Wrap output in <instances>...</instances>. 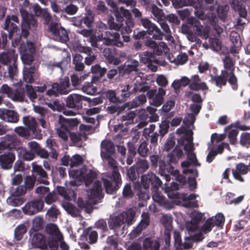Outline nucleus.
<instances>
[{
  "label": "nucleus",
  "instance_id": "nucleus-1",
  "mask_svg": "<svg viewBox=\"0 0 250 250\" xmlns=\"http://www.w3.org/2000/svg\"><path fill=\"white\" fill-rule=\"evenodd\" d=\"M73 89L71 85L69 78L65 76L59 82L54 83L51 85V88L46 90V95L50 97H56L60 95L67 94Z\"/></svg>",
  "mask_w": 250,
  "mask_h": 250
},
{
  "label": "nucleus",
  "instance_id": "nucleus-2",
  "mask_svg": "<svg viewBox=\"0 0 250 250\" xmlns=\"http://www.w3.org/2000/svg\"><path fill=\"white\" fill-rule=\"evenodd\" d=\"M106 192L113 194L116 192L122 185L121 175L119 172L112 171L110 175L102 178Z\"/></svg>",
  "mask_w": 250,
  "mask_h": 250
},
{
  "label": "nucleus",
  "instance_id": "nucleus-3",
  "mask_svg": "<svg viewBox=\"0 0 250 250\" xmlns=\"http://www.w3.org/2000/svg\"><path fill=\"white\" fill-rule=\"evenodd\" d=\"M222 61L224 67V70H226L230 75L229 83L233 89L236 90L238 88V80L234 73L235 61L232 57H230L229 55H227L222 60Z\"/></svg>",
  "mask_w": 250,
  "mask_h": 250
},
{
  "label": "nucleus",
  "instance_id": "nucleus-4",
  "mask_svg": "<svg viewBox=\"0 0 250 250\" xmlns=\"http://www.w3.org/2000/svg\"><path fill=\"white\" fill-rule=\"evenodd\" d=\"M86 13L79 17L73 18V24L81 28H93L94 26V14L89 9Z\"/></svg>",
  "mask_w": 250,
  "mask_h": 250
},
{
  "label": "nucleus",
  "instance_id": "nucleus-5",
  "mask_svg": "<svg viewBox=\"0 0 250 250\" xmlns=\"http://www.w3.org/2000/svg\"><path fill=\"white\" fill-rule=\"evenodd\" d=\"M35 44L31 42L21 43L20 47L21 59L24 64H30L33 61V54L36 51Z\"/></svg>",
  "mask_w": 250,
  "mask_h": 250
},
{
  "label": "nucleus",
  "instance_id": "nucleus-6",
  "mask_svg": "<svg viewBox=\"0 0 250 250\" xmlns=\"http://www.w3.org/2000/svg\"><path fill=\"white\" fill-rule=\"evenodd\" d=\"M160 178L152 172L141 176V185L143 188L147 190L151 186V190H156L162 185Z\"/></svg>",
  "mask_w": 250,
  "mask_h": 250
},
{
  "label": "nucleus",
  "instance_id": "nucleus-7",
  "mask_svg": "<svg viewBox=\"0 0 250 250\" xmlns=\"http://www.w3.org/2000/svg\"><path fill=\"white\" fill-rule=\"evenodd\" d=\"M188 23L190 25V28L192 29V34H194L195 35L204 38L205 39H208L211 29L209 27H203L200 21L193 18L189 20Z\"/></svg>",
  "mask_w": 250,
  "mask_h": 250
},
{
  "label": "nucleus",
  "instance_id": "nucleus-8",
  "mask_svg": "<svg viewBox=\"0 0 250 250\" xmlns=\"http://www.w3.org/2000/svg\"><path fill=\"white\" fill-rule=\"evenodd\" d=\"M116 21L117 22L113 21L110 24L111 29L118 31L124 24L125 18V21L133 20L132 15L129 10L121 7L119 10L115 13Z\"/></svg>",
  "mask_w": 250,
  "mask_h": 250
},
{
  "label": "nucleus",
  "instance_id": "nucleus-9",
  "mask_svg": "<svg viewBox=\"0 0 250 250\" xmlns=\"http://www.w3.org/2000/svg\"><path fill=\"white\" fill-rule=\"evenodd\" d=\"M20 144L21 141L15 134L6 135L0 142V154L6 149H19Z\"/></svg>",
  "mask_w": 250,
  "mask_h": 250
},
{
  "label": "nucleus",
  "instance_id": "nucleus-10",
  "mask_svg": "<svg viewBox=\"0 0 250 250\" xmlns=\"http://www.w3.org/2000/svg\"><path fill=\"white\" fill-rule=\"evenodd\" d=\"M31 171L32 175L36 180L37 184L46 186L50 184L48 174L42 166L33 164Z\"/></svg>",
  "mask_w": 250,
  "mask_h": 250
},
{
  "label": "nucleus",
  "instance_id": "nucleus-11",
  "mask_svg": "<svg viewBox=\"0 0 250 250\" xmlns=\"http://www.w3.org/2000/svg\"><path fill=\"white\" fill-rule=\"evenodd\" d=\"M141 23L144 27L147 29L149 35L155 40H161L163 39L164 34L161 30L147 18H141Z\"/></svg>",
  "mask_w": 250,
  "mask_h": 250
},
{
  "label": "nucleus",
  "instance_id": "nucleus-12",
  "mask_svg": "<svg viewBox=\"0 0 250 250\" xmlns=\"http://www.w3.org/2000/svg\"><path fill=\"white\" fill-rule=\"evenodd\" d=\"M146 45L152 50L153 54L155 56L162 55L163 52L167 53L169 51V48L167 44L164 42L157 43L151 39H147L145 42Z\"/></svg>",
  "mask_w": 250,
  "mask_h": 250
},
{
  "label": "nucleus",
  "instance_id": "nucleus-13",
  "mask_svg": "<svg viewBox=\"0 0 250 250\" xmlns=\"http://www.w3.org/2000/svg\"><path fill=\"white\" fill-rule=\"evenodd\" d=\"M101 37L104 40V43L107 45H113L121 47L124 44L120 40L119 34L116 31H105Z\"/></svg>",
  "mask_w": 250,
  "mask_h": 250
},
{
  "label": "nucleus",
  "instance_id": "nucleus-14",
  "mask_svg": "<svg viewBox=\"0 0 250 250\" xmlns=\"http://www.w3.org/2000/svg\"><path fill=\"white\" fill-rule=\"evenodd\" d=\"M49 30L55 37L56 40H59L62 42H66L68 41L67 32L58 23L52 22L49 26Z\"/></svg>",
  "mask_w": 250,
  "mask_h": 250
},
{
  "label": "nucleus",
  "instance_id": "nucleus-15",
  "mask_svg": "<svg viewBox=\"0 0 250 250\" xmlns=\"http://www.w3.org/2000/svg\"><path fill=\"white\" fill-rule=\"evenodd\" d=\"M166 94V90L162 87H159L158 93L157 90L153 89L150 90L147 92V95L150 100V104L151 105L155 106H159L161 105L164 100V96Z\"/></svg>",
  "mask_w": 250,
  "mask_h": 250
},
{
  "label": "nucleus",
  "instance_id": "nucleus-16",
  "mask_svg": "<svg viewBox=\"0 0 250 250\" xmlns=\"http://www.w3.org/2000/svg\"><path fill=\"white\" fill-rule=\"evenodd\" d=\"M19 19L16 15L6 16L3 28L8 31L9 38H11L13 34L19 30L17 24H19Z\"/></svg>",
  "mask_w": 250,
  "mask_h": 250
},
{
  "label": "nucleus",
  "instance_id": "nucleus-17",
  "mask_svg": "<svg viewBox=\"0 0 250 250\" xmlns=\"http://www.w3.org/2000/svg\"><path fill=\"white\" fill-rule=\"evenodd\" d=\"M43 206V202L41 199L32 200L25 204L23 211L25 214L31 215L41 211Z\"/></svg>",
  "mask_w": 250,
  "mask_h": 250
},
{
  "label": "nucleus",
  "instance_id": "nucleus-18",
  "mask_svg": "<svg viewBox=\"0 0 250 250\" xmlns=\"http://www.w3.org/2000/svg\"><path fill=\"white\" fill-rule=\"evenodd\" d=\"M83 101H84V96L78 94H71L66 98V106L69 108L79 110L83 107Z\"/></svg>",
  "mask_w": 250,
  "mask_h": 250
},
{
  "label": "nucleus",
  "instance_id": "nucleus-19",
  "mask_svg": "<svg viewBox=\"0 0 250 250\" xmlns=\"http://www.w3.org/2000/svg\"><path fill=\"white\" fill-rule=\"evenodd\" d=\"M15 159L16 155L11 151H8L0 154V167L4 170L11 169Z\"/></svg>",
  "mask_w": 250,
  "mask_h": 250
},
{
  "label": "nucleus",
  "instance_id": "nucleus-20",
  "mask_svg": "<svg viewBox=\"0 0 250 250\" xmlns=\"http://www.w3.org/2000/svg\"><path fill=\"white\" fill-rule=\"evenodd\" d=\"M36 180L31 175H27L24 179V185L18 186L15 188V195H22L24 194L27 190L32 189L35 186Z\"/></svg>",
  "mask_w": 250,
  "mask_h": 250
},
{
  "label": "nucleus",
  "instance_id": "nucleus-21",
  "mask_svg": "<svg viewBox=\"0 0 250 250\" xmlns=\"http://www.w3.org/2000/svg\"><path fill=\"white\" fill-rule=\"evenodd\" d=\"M87 195L89 199L97 201L104 197L102 193V183L99 180L95 181L92 188L87 190Z\"/></svg>",
  "mask_w": 250,
  "mask_h": 250
},
{
  "label": "nucleus",
  "instance_id": "nucleus-22",
  "mask_svg": "<svg viewBox=\"0 0 250 250\" xmlns=\"http://www.w3.org/2000/svg\"><path fill=\"white\" fill-rule=\"evenodd\" d=\"M149 160L151 167L156 168L159 167V170L163 173L167 171L168 165L165 162V160L161 159V156L158 154L150 155Z\"/></svg>",
  "mask_w": 250,
  "mask_h": 250
},
{
  "label": "nucleus",
  "instance_id": "nucleus-23",
  "mask_svg": "<svg viewBox=\"0 0 250 250\" xmlns=\"http://www.w3.org/2000/svg\"><path fill=\"white\" fill-rule=\"evenodd\" d=\"M241 130H250V126H227L224 128V132L229 139L230 143L234 142L236 140L237 136Z\"/></svg>",
  "mask_w": 250,
  "mask_h": 250
},
{
  "label": "nucleus",
  "instance_id": "nucleus-24",
  "mask_svg": "<svg viewBox=\"0 0 250 250\" xmlns=\"http://www.w3.org/2000/svg\"><path fill=\"white\" fill-rule=\"evenodd\" d=\"M103 55L106 61L109 64L117 65L121 62L115 49L105 48L104 50Z\"/></svg>",
  "mask_w": 250,
  "mask_h": 250
},
{
  "label": "nucleus",
  "instance_id": "nucleus-25",
  "mask_svg": "<svg viewBox=\"0 0 250 250\" xmlns=\"http://www.w3.org/2000/svg\"><path fill=\"white\" fill-rule=\"evenodd\" d=\"M18 55L14 49H9L0 54V62L7 65L14 62H17Z\"/></svg>",
  "mask_w": 250,
  "mask_h": 250
},
{
  "label": "nucleus",
  "instance_id": "nucleus-26",
  "mask_svg": "<svg viewBox=\"0 0 250 250\" xmlns=\"http://www.w3.org/2000/svg\"><path fill=\"white\" fill-rule=\"evenodd\" d=\"M0 118L8 123H16L19 120V116L14 110L0 108Z\"/></svg>",
  "mask_w": 250,
  "mask_h": 250
},
{
  "label": "nucleus",
  "instance_id": "nucleus-27",
  "mask_svg": "<svg viewBox=\"0 0 250 250\" xmlns=\"http://www.w3.org/2000/svg\"><path fill=\"white\" fill-rule=\"evenodd\" d=\"M81 237L83 240L87 241L89 244L93 245L97 242L98 234L91 227H88L83 229Z\"/></svg>",
  "mask_w": 250,
  "mask_h": 250
},
{
  "label": "nucleus",
  "instance_id": "nucleus-28",
  "mask_svg": "<svg viewBox=\"0 0 250 250\" xmlns=\"http://www.w3.org/2000/svg\"><path fill=\"white\" fill-rule=\"evenodd\" d=\"M33 236L31 243L33 247L41 249L42 250H49L44 236L38 232L32 233Z\"/></svg>",
  "mask_w": 250,
  "mask_h": 250
},
{
  "label": "nucleus",
  "instance_id": "nucleus-29",
  "mask_svg": "<svg viewBox=\"0 0 250 250\" xmlns=\"http://www.w3.org/2000/svg\"><path fill=\"white\" fill-rule=\"evenodd\" d=\"M210 76L211 77L210 82L214 83L215 85L219 87L226 85L227 82H229V80L230 78V75L226 70H222L220 75L213 76L211 74Z\"/></svg>",
  "mask_w": 250,
  "mask_h": 250
},
{
  "label": "nucleus",
  "instance_id": "nucleus-30",
  "mask_svg": "<svg viewBox=\"0 0 250 250\" xmlns=\"http://www.w3.org/2000/svg\"><path fill=\"white\" fill-rule=\"evenodd\" d=\"M190 90L193 91L208 90V87L205 82H202L200 77L198 75L191 76V82L189 85Z\"/></svg>",
  "mask_w": 250,
  "mask_h": 250
},
{
  "label": "nucleus",
  "instance_id": "nucleus-31",
  "mask_svg": "<svg viewBox=\"0 0 250 250\" xmlns=\"http://www.w3.org/2000/svg\"><path fill=\"white\" fill-rule=\"evenodd\" d=\"M176 133L179 135L183 134L181 138L178 140L179 145H184L185 142H192L193 140V132L191 130H188L185 126H181V127L176 130Z\"/></svg>",
  "mask_w": 250,
  "mask_h": 250
},
{
  "label": "nucleus",
  "instance_id": "nucleus-32",
  "mask_svg": "<svg viewBox=\"0 0 250 250\" xmlns=\"http://www.w3.org/2000/svg\"><path fill=\"white\" fill-rule=\"evenodd\" d=\"M178 199H181L183 202V206L187 208H196L198 207L197 201L196 200V195L191 193L188 195L187 193H182Z\"/></svg>",
  "mask_w": 250,
  "mask_h": 250
},
{
  "label": "nucleus",
  "instance_id": "nucleus-33",
  "mask_svg": "<svg viewBox=\"0 0 250 250\" xmlns=\"http://www.w3.org/2000/svg\"><path fill=\"white\" fill-rule=\"evenodd\" d=\"M248 167L249 166H248L242 163L237 164L236 166V169L232 170L233 177L240 182H244V179L241 175L248 173L249 170Z\"/></svg>",
  "mask_w": 250,
  "mask_h": 250
},
{
  "label": "nucleus",
  "instance_id": "nucleus-34",
  "mask_svg": "<svg viewBox=\"0 0 250 250\" xmlns=\"http://www.w3.org/2000/svg\"><path fill=\"white\" fill-rule=\"evenodd\" d=\"M152 112H150V115L145 113L139 116V123L138 125H147L149 122H155L159 120V116L155 113L154 109H152Z\"/></svg>",
  "mask_w": 250,
  "mask_h": 250
},
{
  "label": "nucleus",
  "instance_id": "nucleus-35",
  "mask_svg": "<svg viewBox=\"0 0 250 250\" xmlns=\"http://www.w3.org/2000/svg\"><path fill=\"white\" fill-rule=\"evenodd\" d=\"M46 105L49 108L54 111H63V113L65 115H73L75 114L74 112L73 111L66 110L64 109V104H60V101L57 99L54 100L52 103H47Z\"/></svg>",
  "mask_w": 250,
  "mask_h": 250
},
{
  "label": "nucleus",
  "instance_id": "nucleus-36",
  "mask_svg": "<svg viewBox=\"0 0 250 250\" xmlns=\"http://www.w3.org/2000/svg\"><path fill=\"white\" fill-rule=\"evenodd\" d=\"M141 62L146 64H150L151 63H158V60L155 54L150 51H145L140 55Z\"/></svg>",
  "mask_w": 250,
  "mask_h": 250
},
{
  "label": "nucleus",
  "instance_id": "nucleus-37",
  "mask_svg": "<svg viewBox=\"0 0 250 250\" xmlns=\"http://www.w3.org/2000/svg\"><path fill=\"white\" fill-rule=\"evenodd\" d=\"M46 146L49 149V154L51 157L54 159H57L59 153L57 152L58 145L55 139L48 138L46 141Z\"/></svg>",
  "mask_w": 250,
  "mask_h": 250
},
{
  "label": "nucleus",
  "instance_id": "nucleus-38",
  "mask_svg": "<svg viewBox=\"0 0 250 250\" xmlns=\"http://www.w3.org/2000/svg\"><path fill=\"white\" fill-rule=\"evenodd\" d=\"M183 154L182 148L179 146H176L175 148L167 155L170 164H176L178 161L182 157Z\"/></svg>",
  "mask_w": 250,
  "mask_h": 250
},
{
  "label": "nucleus",
  "instance_id": "nucleus-39",
  "mask_svg": "<svg viewBox=\"0 0 250 250\" xmlns=\"http://www.w3.org/2000/svg\"><path fill=\"white\" fill-rule=\"evenodd\" d=\"M57 191L59 195L67 200H71L76 197L77 194L73 189H70L60 186L57 187Z\"/></svg>",
  "mask_w": 250,
  "mask_h": 250
},
{
  "label": "nucleus",
  "instance_id": "nucleus-40",
  "mask_svg": "<svg viewBox=\"0 0 250 250\" xmlns=\"http://www.w3.org/2000/svg\"><path fill=\"white\" fill-rule=\"evenodd\" d=\"M7 65V72H4L3 77L4 79L9 78L12 80L18 73V61L13 62Z\"/></svg>",
  "mask_w": 250,
  "mask_h": 250
},
{
  "label": "nucleus",
  "instance_id": "nucleus-41",
  "mask_svg": "<svg viewBox=\"0 0 250 250\" xmlns=\"http://www.w3.org/2000/svg\"><path fill=\"white\" fill-rule=\"evenodd\" d=\"M139 116H137L136 113L135 111H130L121 117V121H126L125 125H129L131 124L139 123Z\"/></svg>",
  "mask_w": 250,
  "mask_h": 250
},
{
  "label": "nucleus",
  "instance_id": "nucleus-42",
  "mask_svg": "<svg viewBox=\"0 0 250 250\" xmlns=\"http://www.w3.org/2000/svg\"><path fill=\"white\" fill-rule=\"evenodd\" d=\"M125 223L124 217L121 213L119 215L115 216L109 219V227L110 229H119Z\"/></svg>",
  "mask_w": 250,
  "mask_h": 250
},
{
  "label": "nucleus",
  "instance_id": "nucleus-43",
  "mask_svg": "<svg viewBox=\"0 0 250 250\" xmlns=\"http://www.w3.org/2000/svg\"><path fill=\"white\" fill-rule=\"evenodd\" d=\"M83 58L80 54H76L73 57L72 64L74 65V69L75 71H83L84 68Z\"/></svg>",
  "mask_w": 250,
  "mask_h": 250
},
{
  "label": "nucleus",
  "instance_id": "nucleus-44",
  "mask_svg": "<svg viewBox=\"0 0 250 250\" xmlns=\"http://www.w3.org/2000/svg\"><path fill=\"white\" fill-rule=\"evenodd\" d=\"M36 71V69L34 66L24 67L23 71V79L27 84H31L34 82L33 75Z\"/></svg>",
  "mask_w": 250,
  "mask_h": 250
},
{
  "label": "nucleus",
  "instance_id": "nucleus-45",
  "mask_svg": "<svg viewBox=\"0 0 250 250\" xmlns=\"http://www.w3.org/2000/svg\"><path fill=\"white\" fill-rule=\"evenodd\" d=\"M178 189L179 185L175 182H172L171 186L167 188L166 192L168 197L171 199H178V197L182 194L178 191Z\"/></svg>",
  "mask_w": 250,
  "mask_h": 250
},
{
  "label": "nucleus",
  "instance_id": "nucleus-46",
  "mask_svg": "<svg viewBox=\"0 0 250 250\" xmlns=\"http://www.w3.org/2000/svg\"><path fill=\"white\" fill-rule=\"evenodd\" d=\"M15 189L12 192L11 196L9 197L6 200L9 205L13 207H18L21 205L24 201L21 195H15Z\"/></svg>",
  "mask_w": 250,
  "mask_h": 250
},
{
  "label": "nucleus",
  "instance_id": "nucleus-47",
  "mask_svg": "<svg viewBox=\"0 0 250 250\" xmlns=\"http://www.w3.org/2000/svg\"><path fill=\"white\" fill-rule=\"evenodd\" d=\"M34 11L37 16H42L44 19L46 24H48L50 21L51 17L49 13L46 10L42 9L39 5L37 4L34 5Z\"/></svg>",
  "mask_w": 250,
  "mask_h": 250
},
{
  "label": "nucleus",
  "instance_id": "nucleus-48",
  "mask_svg": "<svg viewBox=\"0 0 250 250\" xmlns=\"http://www.w3.org/2000/svg\"><path fill=\"white\" fill-rule=\"evenodd\" d=\"M43 219L40 216H36L33 220L32 227L29 230L30 236H32V233L38 232L43 229Z\"/></svg>",
  "mask_w": 250,
  "mask_h": 250
},
{
  "label": "nucleus",
  "instance_id": "nucleus-49",
  "mask_svg": "<svg viewBox=\"0 0 250 250\" xmlns=\"http://www.w3.org/2000/svg\"><path fill=\"white\" fill-rule=\"evenodd\" d=\"M143 247L144 249L148 250H159L160 244L156 240L152 239L151 238H146L143 241Z\"/></svg>",
  "mask_w": 250,
  "mask_h": 250
},
{
  "label": "nucleus",
  "instance_id": "nucleus-50",
  "mask_svg": "<svg viewBox=\"0 0 250 250\" xmlns=\"http://www.w3.org/2000/svg\"><path fill=\"white\" fill-rule=\"evenodd\" d=\"M25 96V91L23 88H19L13 91L11 95L9 98L12 99L14 101L23 102Z\"/></svg>",
  "mask_w": 250,
  "mask_h": 250
},
{
  "label": "nucleus",
  "instance_id": "nucleus-51",
  "mask_svg": "<svg viewBox=\"0 0 250 250\" xmlns=\"http://www.w3.org/2000/svg\"><path fill=\"white\" fill-rule=\"evenodd\" d=\"M97 173L93 170H89L85 175L83 173L82 178L84 181L86 187L89 186L93 181L97 178Z\"/></svg>",
  "mask_w": 250,
  "mask_h": 250
},
{
  "label": "nucleus",
  "instance_id": "nucleus-52",
  "mask_svg": "<svg viewBox=\"0 0 250 250\" xmlns=\"http://www.w3.org/2000/svg\"><path fill=\"white\" fill-rule=\"evenodd\" d=\"M46 231L50 236L48 237H62L60 234V231L58 226L53 223L48 224L46 227Z\"/></svg>",
  "mask_w": 250,
  "mask_h": 250
},
{
  "label": "nucleus",
  "instance_id": "nucleus-53",
  "mask_svg": "<svg viewBox=\"0 0 250 250\" xmlns=\"http://www.w3.org/2000/svg\"><path fill=\"white\" fill-rule=\"evenodd\" d=\"M26 231V227L24 224L18 226L14 230V241L18 242L21 240Z\"/></svg>",
  "mask_w": 250,
  "mask_h": 250
},
{
  "label": "nucleus",
  "instance_id": "nucleus-54",
  "mask_svg": "<svg viewBox=\"0 0 250 250\" xmlns=\"http://www.w3.org/2000/svg\"><path fill=\"white\" fill-rule=\"evenodd\" d=\"M26 91L25 95H26L29 99L33 102L35 101V100L39 97V100L42 99V97H41L40 94L38 95L37 94V92L35 88L33 87L31 85L26 84L25 85Z\"/></svg>",
  "mask_w": 250,
  "mask_h": 250
},
{
  "label": "nucleus",
  "instance_id": "nucleus-55",
  "mask_svg": "<svg viewBox=\"0 0 250 250\" xmlns=\"http://www.w3.org/2000/svg\"><path fill=\"white\" fill-rule=\"evenodd\" d=\"M122 89L121 91L122 93L121 94V96L122 99H125L129 97L132 94L135 93L136 88H135L134 84L133 85H130L129 84H125L123 86H122Z\"/></svg>",
  "mask_w": 250,
  "mask_h": 250
},
{
  "label": "nucleus",
  "instance_id": "nucleus-56",
  "mask_svg": "<svg viewBox=\"0 0 250 250\" xmlns=\"http://www.w3.org/2000/svg\"><path fill=\"white\" fill-rule=\"evenodd\" d=\"M62 237H48L46 244L49 250H59V245Z\"/></svg>",
  "mask_w": 250,
  "mask_h": 250
},
{
  "label": "nucleus",
  "instance_id": "nucleus-57",
  "mask_svg": "<svg viewBox=\"0 0 250 250\" xmlns=\"http://www.w3.org/2000/svg\"><path fill=\"white\" fill-rule=\"evenodd\" d=\"M74 126H60V128H57V132L59 137L65 141L68 139V134L70 135L71 132L69 129H72V127Z\"/></svg>",
  "mask_w": 250,
  "mask_h": 250
},
{
  "label": "nucleus",
  "instance_id": "nucleus-58",
  "mask_svg": "<svg viewBox=\"0 0 250 250\" xmlns=\"http://www.w3.org/2000/svg\"><path fill=\"white\" fill-rule=\"evenodd\" d=\"M134 165L140 174L145 172L149 168L148 163L145 159H138Z\"/></svg>",
  "mask_w": 250,
  "mask_h": 250
},
{
  "label": "nucleus",
  "instance_id": "nucleus-59",
  "mask_svg": "<svg viewBox=\"0 0 250 250\" xmlns=\"http://www.w3.org/2000/svg\"><path fill=\"white\" fill-rule=\"evenodd\" d=\"M91 72L99 78H102L107 72V69L105 67H101L99 64L92 66Z\"/></svg>",
  "mask_w": 250,
  "mask_h": 250
},
{
  "label": "nucleus",
  "instance_id": "nucleus-60",
  "mask_svg": "<svg viewBox=\"0 0 250 250\" xmlns=\"http://www.w3.org/2000/svg\"><path fill=\"white\" fill-rule=\"evenodd\" d=\"M19 155L21 159L24 161H31L35 157V154L30 150L21 148L20 150Z\"/></svg>",
  "mask_w": 250,
  "mask_h": 250
},
{
  "label": "nucleus",
  "instance_id": "nucleus-61",
  "mask_svg": "<svg viewBox=\"0 0 250 250\" xmlns=\"http://www.w3.org/2000/svg\"><path fill=\"white\" fill-rule=\"evenodd\" d=\"M81 89L84 93L91 95H94L97 90L96 86L92 82L85 83Z\"/></svg>",
  "mask_w": 250,
  "mask_h": 250
},
{
  "label": "nucleus",
  "instance_id": "nucleus-62",
  "mask_svg": "<svg viewBox=\"0 0 250 250\" xmlns=\"http://www.w3.org/2000/svg\"><path fill=\"white\" fill-rule=\"evenodd\" d=\"M148 143L146 141L142 142L138 146L137 152L142 157H146L149 153Z\"/></svg>",
  "mask_w": 250,
  "mask_h": 250
},
{
  "label": "nucleus",
  "instance_id": "nucleus-63",
  "mask_svg": "<svg viewBox=\"0 0 250 250\" xmlns=\"http://www.w3.org/2000/svg\"><path fill=\"white\" fill-rule=\"evenodd\" d=\"M140 174L138 171L135 165L131 167L127 170V176L129 179L133 182H135L136 180H138Z\"/></svg>",
  "mask_w": 250,
  "mask_h": 250
},
{
  "label": "nucleus",
  "instance_id": "nucleus-64",
  "mask_svg": "<svg viewBox=\"0 0 250 250\" xmlns=\"http://www.w3.org/2000/svg\"><path fill=\"white\" fill-rule=\"evenodd\" d=\"M126 67L125 69L126 73H129L133 71H138L139 62L135 60H131L127 61Z\"/></svg>",
  "mask_w": 250,
  "mask_h": 250
}]
</instances>
